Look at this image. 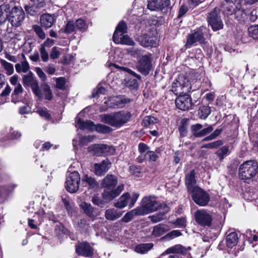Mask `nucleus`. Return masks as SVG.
Masks as SVG:
<instances>
[{
  "label": "nucleus",
  "instance_id": "19",
  "mask_svg": "<svg viewBox=\"0 0 258 258\" xmlns=\"http://www.w3.org/2000/svg\"><path fill=\"white\" fill-rule=\"evenodd\" d=\"M170 5V0H150L147 7L151 11H159L169 7Z\"/></svg>",
  "mask_w": 258,
  "mask_h": 258
},
{
  "label": "nucleus",
  "instance_id": "9",
  "mask_svg": "<svg viewBox=\"0 0 258 258\" xmlns=\"http://www.w3.org/2000/svg\"><path fill=\"white\" fill-rule=\"evenodd\" d=\"M191 194L193 201L200 206H206L210 202L209 194L200 187L195 188Z\"/></svg>",
  "mask_w": 258,
  "mask_h": 258
},
{
  "label": "nucleus",
  "instance_id": "18",
  "mask_svg": "<svg viewBox=\"0 0 258 258\" xmlns=\"http://www.w3.org/2000/svg\"><path fill=\"white\" fill-rule=\"evenodd\" d=\"M213 130L212 126L203 128L201 124L197 123L191 126V131L193 136L196 138H201L211 133Z\"/></svg>",
  "mask_w": 258,
  "mask_h": 258
},
{
  "label": "nucleus",
  "instance_id": "57",
  "mask_svg": "<svg viewBox=\"0 0 258 258\" xmlns=\"http://www.w3.org/2000/svg\"><path fill=\"white\" fill-rule=\"evenodd\" d=\"M113 66H114L116 68H119L120 70L129 73L130 74H131L132 75H133L134 77H135L137 79H141L140 76H139V75L136 74L135 72L133 71L132 70H131L129 68L124 67H120L115 64H114Z\"/></svg>",
  "mask_w": 258,
  "mask_h": 258
},
{
  "label": "nucleus",
  "instance_id": "41",
  "mask_svg": "<svg viewBox=\"0 0 258 258\" xmlns=\"http://www.w3.org/2000/svg\"><path fill=\"white\" fill-rule=\"evenodd\" d=\"M16 187V184H12L9 186L1 187L0 186V199L5 198L9 193L12 192Z\"/></svg>",
  "mask_w": 258,
  "mask_h": 258
},
{
  "label": "nucleus",
  "instance_id": "4",
  "mask_svg": "<svg viewBox=\"0 0 258 258\" xmlns=\"http://www.w3.org/2000/svg\"><path fill=\"white\" fill-rule=\"evenodd\" d=\"M258 165L254 160H248L241 164L238 169L239 177L241 179H251L257 173Z\"/></svg>",
  "mask_w": 258,
  "mask_h": 258
},
{
  "label": "nucleus",
  "instance_id": "51",
  "mask_svg": "<svg viewBox=\"0 0 258 258\" xmlns=\"http://www.w3.org/2000/svg\"><path fill=\"white\" fill-rule=\"evenodd\" d=\"M233 14L235 15V18L238 21L244 19L246 16V13L244 11L241 10V6L240 4H239L238 8L236 9Z\"/></svg>",
  "mask_w": 258,
  "mask_h": 258
},
{
  "label": "nucleus",
  "instance_id": "31",
  "mask_svg": "<svg viewBox=\"0 0 258 258\" xmlns=\"http://www.w3.org/2000/svg\"><path fill=\"white\" fill-rule=\"evenodd\" d=\"M121 212L117 211L116 210L114 209L107 210L105 213V218L107 220L111 221H113L121 217Z\"/></svg>",
  "mask_w": 258,
  "mask_h": 258
},
{
  "label": "nucleus",
  "instance_id": "5",
  "mask_svg": "<svg viewBox=\"0 0 258 258\" xmlns=\"http://www.w3.org/2000/svg\"><path fill=\"white\" fill-rule=\"evenodd\" d=\"M161 204L152 196L145 197L141 201V206L137 207L142 216L157 211Z\"/></svg>",
  "mask_w": 258,
  "mask_h": 258
},
{
  "label": "nucleus",
  "instance_id": "27",
  "mask_svg": "<svg viewBox=\"0 0 258 258\" xmlns=\"http://www.w3.org/2000/svg\"><path fill=\"white\" fill-rule=\"evenodd\" d=\"M76 119V126L80 129H87L89 131H93L94 130L95 124L92 121L90 120H86L84 121L79 118V116L77 117Z\"/></svg>",
  "mask_w": 258,
  "mask_h": 258
},
{
  "label": "nucleus",
  "instance_id": "40",
  "mask_svg": "<svg viewBox=\"0 0 258 258\" xmlns=\"http://www.w3.org/2000/svg\"><path fill=\"white\" fill-rule=\"evenodd\" d=\"M77 30L81 32L86 31L88 28V24L82 19H79L75 22Z\"/></svg>",
  "mask_w": 258,
  "mask_h": 258
},
{
  "label": "nucleus",
  "instance_id": "45",
  "mask_svg": "<svg viewBox=\"0 0 258 258\" xmlns=\"http://www.w3.org/2000/svg\"><path fill=\"white\" fill-rule=\"evenodd\" d=\"M94 130L100 133H107L112 131L111 128L109 126L102 124L95 125Z\"/></svg>",
  "mask_w": 258,
  "mask_h": 258
},
{
  "label": "nucleus",
  "instance_id": "49",
  "mask_svg": "<svg viewBox=\"0 0 258 258\" xmlns=\"http://www.w3.org/2000/svg\"><path fill=\"white\" fill-rule=\"evenodd\" d=\"M248 34L254 39H258V25L251 26L248 29Z\"/></svg>",
  "mask_w": 258,
  "mask_h": 258
},
{
  "label": "nucleus",
  "instance_id": "64",
  "mask_svg": "<svg viewBox=\"0 0 258 258\" xmlns=\"http://www.w3.org/2000/svg\"><path fill=\"white\" fill-rule=\"evenodd\" d=\"M146 158L149 159L150 161H155L158 158V156L154 152L149 151H147L145 154Z\"/></svg>",
  "mask_w": 258,
  "mask_h": 258
},
{
  "label": "nucleus",
  "instance_id": "24",
  "mask_svg": "<svg viewBox=\"0 0 258 258\" xmlns=\"http://www.w3.org/2000/svg\"><path fill=\"white\" fill-rule=\"evenodd\" d=\"M130 101V99L125 98L124 96H114L109 99L108 104L110 107H121Z\"/></svg>",
  "mask_w": 258,
  "mask_h": 258
},
{
  "label": "nucleus",
  "instance_id": "56",
  "mask_svg": "<svg viewBox=\"0 0 258 258\" xmlns=\"http://www.w3.org/2000/svg\"><path fill=\"white\" fill-rule=\"evenodd\" d=\"M66 80L63 77H59L56 79V87L60 90L65 89Z\"/></svg>",
  "mask_w": 258,
  "mask_h": 258
},
{
  "label": "nucleus",
  "instance_id": "34",
  "mask_svg": "<svg viewBox=\"0 0 258 258\" xmlns=\"http://www.w3.org/2000/svg\"><path fill=\"white\" fill-rule=\"evenodd\" d=\"M153 247V244L151 243L139 244L136 246L135 250L137 252L144 254L147 252Z\"/></svg>",
  "mask_w": 258,
  "mask_h": 258
},
{
  "label": "nucleus",
  "instance_id": "8",
  "mask_svg": "<svg viewBox=\"0 0 258 258\" xmlns=\"http://www.w3.org/2000/svg\"><path fill=\"white\" fill-rule=\"evenodd\" d=\"M25 16V13L22 8L16 6L7 20L13 27H18L22 24Z\"/></svg>",
  "mask_w": 258,
  "mask_h": 258
},
{
  "label": "nucleus",
  "instance_id": "54",
  "mask_svg": "<svg viewBox=\"0 0 258 258\" xmlns=\"http://www.w3.org/2000/svg\"><path fill=\"white\" fill-rule=\"evenodd\" d=\"M181 235L180 231L174 230L168 233L164 238L167 240H170L178 237Z\"/></svg>",
  "mask_w": 258,
  "mask_h": 258
},
{
  "label": "nucleus",
  "instance_id": "37",
  "mask_svg": "<svg viewBox=\"0 0 258 258\" xmlns=\"http://www.w3.org/2000/svg\"><path fill=\"white\" fill-rule=\"evenodd\" d=\"M16 70L17 73H26L29 69V65L27 61H24L21 63H18L15 65Z\"/></svg>",
  "mask_w": 258,
  "mask_h": 258
},
{
  "label": "nucleus",
  "instance_id": "1",
  "mask_svg": "<svg viewBox=\"0 0 258 258\" xmlns=\"http://www.w3.org/2000/svg\"><path fill=\"white\" fill-rule=\"evenodd\" d=\"M117 183V178L113 175H107L102 180V186L105 188L102 194L103 200L106 202L117 197L123 190L124 184L119 185L116 188L114 187Z\"/></svg>",
  "mask_w": 258,
  "mask_h": 258
},
{
  "label": "nucleus",
  "instance_id": "62",
  "mask_svg": "<svg viewBox=\"0 0 258 258\" xmlns=\"http://www.w3.org/2000/svg\"><path fill=\"white\" fill-rule=\"evenodd\" d=\"M139 151L141 153V155L146 154L148 151V146L144 143H140L138 146Z\"/></svg>",
  "mask_w": 258,
  "mask_h": 258
},
{
  "label": "nucleus",
  "instance_id": "33",
  "mask_svg": "<svg viewBox=\"0 0 258 258\" xmlns=\"http://www.w3.org/2000/svg\"><path fill=\"white\" fill-rule=\"evenodd\" d=\"M142 216L138 208L127 212L121 219L124 222H128L135 216Z\"/></svg>",
  "mask_w": 258,
  "mask_h": 258
},
{
  "label": "nucleus",
  "instance_id": "48",
  "mask_svg": "<svg viewBox=\"0 0 258 258\" xmlns=\"http://www.w3.org/2000/svg\"><path fill=\"white\" fill-rule=\"evenodd\" d=\"M158 119L153 116H146L143 121L142 125L144 126H148L151 124L157 123Z\"/></svg>",
  "mask_w": 258,
  "mask_h": 258
},
{
  "label": "nucleus",
  "instance_id": "26",
  "mask_svg": "<svg viewBox=\"0 0 258 258\" xmlns=\"http://www.w3.org/2000/svg\"><path fill=\"white\" fill-rule=\"evenodd\" d=\"M54 17L48 14H43L40 18L41 26L45 29L51 27L54 23Z\"/></svg>",
  "mask_w": 258,
  "mask_h": 258
},
{
  "label": "nucleus",
  "instance_id": "22",
  "mask_svg": "<svg viewBox=\"0 0 258 258\" xmlns=\"http://www.w3.org/2000/svg\"><path fill=\"white\" fill-rule=\"evenodd\" d=\"M110 165V162L108 159H105L100 163H95L94 165L95 174L97 176L103 175L108 171Z\"/></svg>",
  "mask_w": 258,
  "mask_h": 258
},
{
  "label": "nucleus",
  "instance_id": "60",
  "mask_svg": "<svg viewBox=\"0 0 258 258\" xmlns=\"http://www.w3.org/2000/svg\"><path fill=\"white\" fill-rule=\"evenodd\" d=\"M22 87L20 84H18L17 85L15 86L13 93L12 95V101H14V100L15 99V96H16L17 95L22 93Z\"/></svg>",
  "mask_w": 258,
  "mask_h": 258
},
{
  "label": "nucleus",
  "instance_id": "32",
  "mask_svg": "<svg viewBox=\"0 0 258 258\" xmlns=\"http://www.w3.org/2000/svg\"><path fill=\"white\" fill-rule=\"evenodd\" d=\"M83 184L85 186H88L90 188H97L98 186V182L92 177L85 175L82 179Z\"/></svg>",
  "mask_w": 258,
  "mask_h": 258
},
{
  "label": "nucleus",
  "instance_id": "13",
  "mask_svg": "<svg viewBox=\"0 0 258 258\" xmlns=\"http://www.w3.org/2000/svg\"><path fill=\"white\" fill-rule=\"evenodd\" d=\"M15 6L13 0H7L0 6V23L3 24L6 21Z\"/></svg>",
  "mask_w": 258,
  "mask_h": 258
},
{
  "label": "nucleus",
  "instance_id": "38",
  "mask_svg": "<svg viewBox=\"0 0 258 258\" xmlns=\"http://www.w3.org/2000/svg\"><path fill=\"white\" fill-rule=\"evenodd\" d=\"M32 30L35 33L37 36L41 40H44L46 38V34L43 30L42 26L38 25H34L32 26Z\"/></svg>",
  "mask_w": 258,
  "mask_h": 258
},
{
  "label": "nucleus",
  "instance_id": "53",
  "mask_svg": "<svg viewBox=\"0 0 258 258\" xmlns=\"http://www.w3.org/2000/svg\"><path fill=\"white\" fill-rule=\"evenodd\" d=\"M39 51L40 57L43 62H47L48 61L49 57L48 51L43 47H40Z\"/></svg>",
  "mask_w": 258,
  "mask_h": 258
},
{
  "label": "nucleus",
  "instance_id": "15",
  "mask_svg": "<svg viewBox=\"0 0 258 258\" xmlns=\"http://www.w3.org/2000/svg\"><path fill=\"white\" fill-rule=\"evenodd\" d=\"M23 83L31 88L33 92L39 99L42 97V94L41 93L37 81L35 79L32 74L24 75L23 77Z\"/></svg>",
  "mask_w": 258,
  "mask_h": 258
},
{
  "label": "nucleus",
  "instance_id": "50",
  "mask_svg": "<svg viewBox=\"0 0 258 258\" xmlns=\"http://www.w3.org/2000/svg\"><path fill=\"white\" fill-rule=\"evenodd\" d=\"M223 142L222 140H217L211 143H209L202 146L203 148L215 149L222 146Z\"/></svg>",
  "mask_w": 258,
  "mask_h": 258
},
{
  "label": "nucleus",
  "instance_id": "63",
  "mask_svg": "<svg viewBox=\"0 0 258 258\" xmlns=\"http://www.w3.org/2000/svg\"><path fill=\"white\" fill-rule=\"evenodd\" d=\"M30 1L32 5L39 9L43 8L45 5V0H30Z\"/></svg>",
  "mask_w": 258,
  "mask_h": 258
},
{
  "label": "nucleus",
  "instance_id": "2",
  "mask_svg": "<svg viewBox=\"0 0 258 258\" xmlns=\"http://www.w3.org/2000/svg\"><path fill=\"white\" fill-rule=\"evenodd\" d=\"M180 87L182 89V93L180 94L175 100V104L177 108L185 111L190 109L192 106L191 98L186 93L190 91L191 87L188 80L185 78L181 77L179 80Z\"/></svg>",
  "mask_w": 258,
  "mask_h": 258
},
{
  "label": "nucleus",
  "instance_id": "10",
  "mask_svg": "<svg viewBox=\"0 0 258 258\" xmlns=\"http://www.w3.org/2000/svg\"><path fill=\"white\" fill-rule=\"evenodd\" d=\"M152 55L150 53L141 56L138 58L137 70L144 75H148L152 67Z\"/></svg>",
  "mask_w": 258,
  "mask_h": 258
},
{
  "label": "nucleus",
  "instance_id": "52",
  "mask_svg": "<svg viewBox=\"0 0 258 258\" xmlns=\"http://www.w3.org/2000/svg\"><path fill=\"white\" fill-rule=\"evenodd\" d=\"M61 49V48H59L57 46H54L51 48V51L50 52V57L52 59H55L59 57L61 53L60 50Z\"/></svg>",
  "mask_w": 258,
  "mask_h": 258
},
{
  "label": "nucleus",
  "instance_id": "61",
  "mask_svg": "<svg viewBox=\"0 0 258 258\" xmlns=\"http://www.w3.org/2000/svg\"><path fill=\"white\" fill-rule=\"evenodd\" d=\"M106 92V89L102 87H97L96 90H94L92 93V97H96L100 94H104Z\"/></svg>",
  "mask_w": 258,
  "mask_h": 258
},
{
  "label": "nucleus",
  "instance_id": "46",
  "mask_svg": "<svg viewBox=\"0 0 258 258\" xmlns=\"http://www.w3.org/2000/svg\"><path fill=\"white\" fill-rule=\"evenodd\" d=\"M43 94L44 95L45 98L50 100L52 98V93L49 86L47 84H44L42 86Z\"/></svg>",
  "mask_w": 258,
  "mask_h": 258
},
{
  "label": "nucleus",
  "instance_id": "21",
  "mask_svg": "<svg viewBox=\"0 0 258 258\" xmlns=\"http://www.w3.org/2000/svg\"><path fill=\"white\" fill-rule=\"evenodd\" d=\"M183 251V247L180 244H177L167 248L165 252L162 253L161 256L165 254H172L168 258H183L181 254Z\"/></svg>",
  "mask_w": 258,
  "mask_h": 258
},
{
  "label": "nucleus",
  "instance_id": "3",
  "mask_svg": "<svg viewBox=\"0 0 258 258\" xmlns=\"http://www.w3.org/2000/svg\"><path fill=\"white\" fill-rule=\"evenodd\" d=\"M131 115L127 111H119L114 113L103 114L101 116L102 122L113 127L119 128L127 122Z\"/></svg>",
  "mask_w": 258,
  "mask_h": 258
},
{
  "label": "nucleus",
  "instance_id": "29",
  "mask_svg": "<svg viewBox=\"0 0 258 258\" xmlns=\"http://www.w3.org/2000/svg\"><path fill=\"white\" fill-rule=\"evenodd\" d=\"M80 207L88 216L90 217H95L97 215L94 211V208L90 204L83 202L80 204Z\"/></svg>",
  "mask_w": 258,
  "mask_h": 258
},
{
  "label": "nucleus",
  "instance_id": "20",
  "mask_svg": "<svg viewBox=\"0 0 258 258\" xmlns=\"http://www.w3.org/2000/svg\"><path fill=\"white\" fill-rule=\"evenodd\" d=\"M240 0H225L222 4L223 12L227 15L233 14L236 8H238Z\"/></svg>",
  "mask_w": 258,
  "mask_h": 258
},
{
  "label": "nucleus",
  "instance_id": "14",
  "mask_svg": "<svg viewBox=\"0 0 258 258\" xmlns=\"http://www.w3.org/2000/svg\"><path fill=\"white\" fill-rule=\"evenodd\" d=\"M138 41L144 47H156L157 45V37L152 31L148 32L139 37Z\"/></svg>",
  "mask_w": 258,
  "mask_h": 258
},
{
  "label": "nucleus",
  "instance_id": "17",
  "mask_svg": "<svg viewBox=\"0 0 258 258\" xmlns=\"http://www.w3.org/2000/svg\"><path fill=\"white\" fill-rule=\"evenodd\" d=\"M76 252L78 255L90 257L93 255V248L88 242H80L76 245Z\"/></svg>",
  "mask_w": 258,
  "mask_h": 258
},
{
  "label": "nucleus",
  "instance_id": "28",
  "mask_svg": "<svg viewBox=\"0 0 258 258\" xmlns=\"http://www.w3.org/2000/svg\"><path fill=\"white\" fill-rule=\"evenodd\" d=\"M168 230V227L163 224H159L154 227L152 235L155 237H159Z\"/></svg>",
  "mask_w": 258,
  "mask_h": 258
},
{
  "label": "nucleus",
  "instance_id": "35",
  "mask_svg": "<svg viewBox=\"0 0 258 258\" xmlns=\"http://www.w3.org/2000/svg\"><path fill=\"white\" fill-rule=\"evenodd\" d=\"M230 153L229 146L225 145L222 147L216 152V154L218 156L220 161H222L224 158L228 156Z\"/></svg>",
  "mask_w": 258,
  "mask_h": 258
},
{
  "label": "nucleus",
  "instance_id": "23",
  "mask_svg": "<svg viewBox=\"0 0 258 258\" xmlns=\"http://www.w3.org/2000/svg\"><path fill=\"white\" fill-rule=\"evenodd\" d=\"M113 41L116 44H121L130 46L135 45V42L127 35L122 34L121 35H117V33H114L113 35Z\"/></svg>",
  "mask_w": 258,
  "mask_h": 258
},
{
  "label": "nucleus",
  "instance_id": "30",
  "mask_svg": "<svg viewBox=\"0 0 258 258\" xmlns=\"http://www.w3.org/2000/svg\"><path fill=\"white\" fill-rule=\"evenodd\" d=\"M238 236L236 232H232L227 235L226 241V245L229 248H232L235 246L238 242Z\"/></svg>",
  "mask_w": 258,
  "mask_h": 258
},
{
  "label": "nucleus",
  "instance_id": "12",
  "mask_svg": "<svg viewBox=\"0 0 258 258\" xmlns=\"http://www.w3.org/2000/svg\"><path fill=\"white\" fill-rule=\"evenodd\" d=\"M196 222L202 226H210L213 221L212 215L207 211L198 210L195 213Z\"/></svg>",
  "mask_w": 258,
  "mask_h": 258
},
{
  "label": "nucleus",
  "instance_id": "47",
  "mask_svg": "<svg viewBox=\"0 0 258 258\" xmlns=\"http://www.w3.org/2000/svg\"><path fill=\"white\" fill-rule=\"evenodd\" d=\"M36 112L42 117L46 120H49L51 118V115L49 113V111L45 107L38 108Z\"/></svg>",
  "mask_w": 258,
  "mask_h": 258
},
{
  "label": "nucleus",
  "instance_id": "39",
  "mask_svg": "<svg viewBox=\"0 0 258 258\" xmlns=\"http://www.w3.org/2000/svg\"><path fill=\"white\" fill-rule=\"evenodd\" d=\"M206 30V27L202 26L193 33L196 40L201 43H203L204 41V33L205 32Z\"/></svg>",
  "mask_w": 258,
  "mask_h": 258
},
{
  "label": "nucleus",
  "instance_id": "36",
  "mask_svg": "<svg viewBox=\"0 0 258 258\" xmlns=\"http://www.w3.org/2000/svg\"><path fill=\"white\" fill-rule=\"evenodd\" d=\"M211 113V108L208 106H202L199 108L198 114L200 118L205 119Z\"/></svg>",
  "mask_w": 258,
  "mask_h": 258
},
{
  "label": "nucleus",
  "instance_id": "43",
  "mask_svg": "<svg viewBox=\"0 0 258 258\" xmlns=\"http://www.w3.org/2000/svg\"><path fill=\"white\" fill-rule=\"evenodd\" d=\"M77 30L76 25L72 21H69L65 26L64 30H61L60 31H62L66 34H70L75 31Z\"/></svg>",
  "mask_w": 258,
  "mask_h": 258
},
{
  "label": "nucleus",
  "instance_id": "55",
  "mask_svg": "<svg viewBox=\"0 0 258 258\" xmlns=\"http://www.w3.org/2000/svg\"><path fill=\"white\" fill-rule=\"evenodd\" d=\"M25 10L29 15L35 16L38 14L39 9L36 8L34 6L31 4V6L25 7Z\"/></svg>",
  "mask_w": 258,
  "mask_h": 258
},
{
  "label": "nucleus",
  "instance_id": "59",
  "mask_svg": "<svg viewBox=\"0 0 258 258\" xmlns=\"http://www.w3.org/2000/svg\"><path fill=\"white\" fill-rule=\"evenodd\" d=\"M94 138L93 136H91L81 137L80 139V144L82 146L86 145L88 143L92 142Z\"/></svg>",
  "mask_w": 258,
  "mask_h": 258
},
{
  "label": "nucleus",
  "instance_id": "25",
  "mask_svg": "<svg viewBox=\"0 0 258 258\" xmlns=\"http://www.w3.org/2000/svg\"><path fill=\"white\" fill-rule=\"evenodd\" d=\"M196 180L195 179V173L194 170L190 172L186 175L185 177V184L188 192H192L195 188H198L196 186Z\"/></svg>",
  "mask_w": 258,
  "mask_h": 258
},
{
  "label": "nucleus",
  "instance_id": "44",
  "mask_svg": "<svg viewBox=\"0 0 258 258\" xmlns=\"http://www.w3.org/2000/svg\"><path fill=\"white\" fill-rule=\"evenodd\" d=\"M126 31L127 26L125 23L123 21H121L118 24L114 33L117 32V35L119 36L124 34Z\"/></svg>",
  "mask_w": 258,
  "mask_h": 258
},
{
  "label": "nucleus",
  "instance_id": "58",
  "mask_svg": "<svg viewBox=\"0 0 258 258\" xmlns=\"http://www.w3.org/2000/svg\"><path fill=\"white\" fill-rule=\"evenodd\" d=\"M198 42L193 33L188 35L186 43L185 45L186 48H190L195 43Z\"/></svg>",
  "mask_w": 258,
  "mask_h": 258
},
{
  "label": "nucleus",
  "instance_id": "6",
  "mask_svg": "<svg viewBox=\"0 0 258 258\" xmlns=\"http://www.w3.org/2000/svg\"><path fill=\"white\" fill-rule=\"evenodd\" d=\"M88 151L97 156H106L113 155L115 150L112 146L106 144H94L88 147Z\"/></svg>",
  "mask_w": 258,
  "mask_h": 258
},
{
  "label": "nucleus",
  "instance_id": "11",
  "mask_svg": "<svg viewBox=\"0 0 258 258\" xmlns=\"http://www.w3.org/2000/svg\"><path fill=\"white\" fill-rule=\"evenodd\" d=\"M80 181V177L78 172H71L67 177L66 188L70 192H76L79 188Z\"/></svg>",
  "mask_w": 258,
  "mask_h": 258
},
{
  "label": "nucleus",
  "instance_id": "16",
  "mask_svg": "<svg viewBox=\"0 0 258 258\" xmlns=\"http://www.w3.org/2000/svg\"><path fill=\"white\" fill-rule=\"evenodd\" d=\"M208 22L215 31L223 28V24L220 17L218 16V10L216 8L209 14Z\"/></svg>",
  "mask_w": 258,
  "mask_h": 258
},
{
  "label": "nucleus",
  "instance_id": "42",
  "mask_svg": "<svg viewBox=\"0 0 258 258\" xmlns=\"http://www.w3.org/2000/svg\"><path fill=\"white\" fill-rule=\"evenodd\" d=\"M0 63L6 71V74L8 75H11L14 73V67L12 63L3 59H0Z\"/></svg>",
  "mask_w": 258,
  "mask_h": 258
},
{
  "label": "nucleus",
  "instance_id": "7",
  "mask_svg": "<svg viewBox=\"0 0 258 258\" xmlns=\"http://www.w3.org/2000/svg\"><path fill=\"white\" fill-rule=\"evenodd\" d=\"M139 194L135 192L132 196L128 192L124 193L114 204V206L119 209H123L127 205L129 208H132L137 202Z\"/></svg>",
  "mask_w": 258,
  "mask_h": 258
}]
</instances>
